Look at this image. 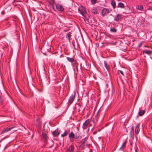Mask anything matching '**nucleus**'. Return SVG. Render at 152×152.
<instances>
[{
  "mask_svg": "<svg viewBox=\"0 0 152 152\" xmlns=\"http://www.w3.org/2000/svg\"><path fill=\"white\" fill-rule=\"evenodd\" d=\"M110 31L113 32H116L117 30L114 27L111 28L110 30Z\"/></svg>",
  "mask_w": 152,
  "mask_h": 152,
  "instance_id": "26",
  "label": "nucleus"
},
{
  "mask_svg": "<svg viewBox=\"0 0 152 152\" xmlns=\"http://www.w3.org/2000/svg\"><path fill=\"white\" fill-rule=\"evenodd\" d=\"M15 127H6L5 129H4L2 131L1 134H3L4 133L6 132H7L8 131L12 129H13L14 128H15Z\"/></svg>",
  "mask_w": 152,
  "mask_h": 152,
  "instance_id": "5",
  "label": "nucleus"
},
{
  "mask_svg": "<svg viewBox=\"0 0 152 152\" xmlns=\"http://www.w3.org/2000/svg\"><path fill=\"white\" fill-rule=\"evenodd\" d=\"M117 7L124 8L125 7L124 5L122 2H119L118 4Z\"/></svg>",
  "mask_w": 152,
  "mask_h": 152,
  "instance_id": "14",
  "label": "nucleus"
},
{
  "mask_svg": "<svg viewBox=\"0 0 152 152\" xmlns=\"http://www.w3.org/2000/svg\"><path fill=\"white\" fill-rule=\"evenodd\" d=\"M42 137L45 139V140L46 141L47 140V138L48 137L46 133L43 132L42 134Z\"/></svg>",
  "mask_w": 152,
  "mask_h": 152,
  "instance_id": "20",
  "label": "nucleus"
},
{
  "mask_svg": "<svg viewBox=\"0 0 152 152\" xmlns=\"http://www.w3.org/2000/svg\"><path fill=\"white\" fill-rule=\"evenodd\" d=\"M140 124H138L136 126L135 129V134L136 137H137L136 135H137L139 133L140 131Z\"/></svg>",
  "mask_w": 152,
  "mask_h": 152,
  "instance_id": "6",
  "label": "nucleus"
},
{
  "mask_svg": "<svg viewBox=\"0 0 152 152\" xmlns=\"http://www.w3.org/2000/svg\"><path fill=\"white\" fill-rule=\"evenodd\" d=\"M122 15L119 14H117L114 18V20L115 21H118L119 20L122 19Z\"/></svg>",
  "mask_w": 152,
  "mask_h": 152,
  "instance_id": "7",
  "label": "nucleus"
},
{
  "mask_svg": "<svg viewBox=\"0 0 152 152\" xmlns=\"http://www.w3.org/2000/svg\"><path fill=\"white\" fill-rule=\"evenodd\" d=\"M69 129H67L65 130L64 133L61 134V137H64L67 136L68 133H69Z\"/></svg>",
  "mask_w": 152,
  "mask_h": 152,
  "instance_id": "11",
  "label": "nucleus"
},
{
  "mask_svg": "<svg viewBox=\"0 0 152 152\" xmlns=\"http://www.w3.org/2000/svg\"><path fill=\"white\" fill-rule=\"evenodd\" d=\"M97 1V0H91V2L92 4H95Z\"/></svg>",
  "mask_w": 152,
  "mask_h": 152,
  "instance_id": "29",
  "label": "nucleus"
},
{
  "mask_svg": "<svg viewBox=\"0 0 152 152\" xmlns=\"http://www.w3.org/2000/svg\"><path fill=\"white\" fill-rule=\"evenodd\" d=\"M56 7L57 9L59 11H63L64 10V8L63 6L60 4H57L56 5Z\"/></svg>",
  "mask_w": 152,
  "mask_h": 152,
  "instance_id": "9",
  "label": "nucleus"
},
{
  "mask_svg": "<svg viewBox=\"0 0 152 152\" xmlns=\"http://www.w3.org/2000/svg\"><path fill=\"white\" fill-rule=\"evenodd\" d=\"M111 3L113 8L115 9L116 7V3L115 1L114 0H112L111 1Z\"/></svg>",
  "mask_w": 152,
  "mask_h": 152,
  "instance_id": "15",
  "label": "nucleus"
},
{
  "mask_svg": "<svg viewBox=\"0 0 152 152\" xmlns=\"http://www.w3.org/2000/svg\"><path fill=\"white\" fill-rule=\"evenodd\" d=\"M91 125H92V124H90V123L89 125H88V126H91Z\"/></svg>",
  "mask_w": 152,
  "mask_h": 152,
  "instance_id": "38",
  "label": "nucleus"
},
{
  "mask_svg": "<svg viewBox=\"0 0 152 152\" xmlns=\"http://www.w3.org/2000/svg\"><path fill=\"white\" fill-rule=\"evenodd\" d=\"M142 42H140V43L138 44V46H137L138 48H140V47L141 46V45H142Z\"/></svg>",
  "mask_w": 152,
  "mask_h": 152,
  "instance_id": "31",
  "label": "nucleus"
},
{
  "mask_svg": "<svg viewBox=\"0 0 152 152\" xmlns=\"http://www.w3.org/2000/svg\"><path fill=\"white\" fill-rule=\"evenodd\" d=\"M78 12L81 14L82 16H84V14L83 13V12L81 10H80V9L79 8L78 9Z\"/></svg>",
  "mask_w": 152,
  "mask_h": 152,
  "instance_id": "28",
  "label": "nucleus"
},
{
  "mask_svg": "<svg viewBox=\"0 0 152 152\" xmlns=\"http://www.w3.org/2000/svg\"><path fill=\"white\" fill-rule=\"evenodd\" d=\"M143 53H145L148 55H150L152 53V51L150 50H145L142 51Z\"/></svg>",
  "mask_w": 152,
  "mask_h": 152,
  "instance_id": "16",
  "label": "nucleus"
},
{
  "mask_svg": "<svg viewBox=\"0 0 152 152\" xmlns=\"http://www.w3.org/2000/svg\"><path fill=\"white\" fill-rule=\"evenodd\" d=\"M78 65H77L76 66H75L76 69V70H77V71H78Z\"/></svg>",
  "mask_w": 152,
  "mask_h": 152,
  "instance_id": "32",
  "label": "nucleus"
},
{
  "mask_svg": "<svg viewBox=\"0 0 152 152\" xmlns=\"http://www.w3.org/2000/svg\"><path fill=\"white\" fill-rule=\"evenodd\" d=\"M79 136H75V137L74 138V139H77L79 138Z\"/></svg>",
  "mask_w": 152,
  "mask_h": 152,
  "instance_id": "34",
  "label": "nucleus"
},
{
  "mask_svg": "<svg viewBox=\"0 0 152 152\" xmlns=\"http://www.w3.org/2000/svg\"><path fill=\"white\" fill-rule=\"evenodd\" d=\"M53 135L54 137H57L60 134V131L58 129H57L52 132Z\"/></svg>",
  "mask_w": 152,
  "mask_h": 152,
  "instance_id": "8",
  "label": "nucleus"
},
{
  "mask_svg": "<svg viewBox=\"0 0 152 152\" xmlns=\"http://www.w3.org/2000/svg\"><path fill=\"white\" fill-rule=\"evenodd\" d=\"M9 7H10V9H11V7H10V6H9Z\"/></svg>",
  "mask_w": 152,
  "mask_h": 152,
  "instance_id": "42",
  "label": "nucleus"
},
{
  "mask_svg": "<svg viewBox=\"0 0 152 152\" xmlns=\"http://www.w3.org/2000/svg\"><path fill=\"white\" fill-rule=\"evenodd\" d=\"M110 9L104 8L102 11V15L103 16H106L111 11Z\"/></svg>",
  "mask_w": 152,
  "mask_h": 152,
  "instance_id": "1",
  "label": "nucleus"
},
{
  "mask_svg": "<svg viewBox=\"0 0 152 152\" xmlns=\"http://www.w3.org/2000/svg\"><path fill=\"white\" fill-rule=\"evenodd\" d=\"M66 58L68 61L71 63L75 60L74 58H72L67 57Z\"/></svg>",
  "mask_w": 152,
  "mask_h": 152,
  "instance_id": "24",
  "label": "nucleus"
},
{
  "mask_svg": "<svg viewBox=\"0 0 152 152\" xmlns=\"http://www.w3.org/2000/svg\"><path fill=\"white\" fill-rule=\"evenodd\" d=\"M91 121V119H88L86 120L85 122L83 124L82 126V128L83 129H87L88 126L90 123Z\"/></svg>",
  "mask_w": 152,
  "mask_h": 152,
  "instance_id": "2",
  "label": "nucleus"
},
{
  "mask_svg": "<svg viewBox=\"0 0 152 152\" xmlns=\"http://www.w3.org/2000/svg\"><path fill=\"white\" fill-rule=\"evenodd\" d=\"M53 145H51V146H50L49 147V148H51L52 147V146H53Z\"/></svg>",
  "mask_w": 152,
  "mask_h": 152,
  "instance_id": "39",
  "label": "nucleus"
},
{
  "mask_svg": "<svg viewBox=\"0 0 152 152\" xmlns=\"http://www.w3.org/2000/svg\"><path fill=\"white\" fill-rule=\"evenodd\" d=\"M75 94L74 95L72 94L70 96L68 102V105H70L74 101L75 98Z\"/></svg>",
  "mask_w": 152,
  "mask_h": 152,
  "instance_id": "3",
  "label": "nucleus"
},
{
  "mask_svg": "<svg viewBox=\"0 0 152 152\" xmlns=\"http://www.w3.org/2000/svg\"><path fill=\"white\" fill-rule=\"evenodd\" d=\"M134 128L133 127H132L130 131V137L131 138H132V139L133 140L134 138Z\"/></svg>",
  "mask_w": 152,
  "mask_h": 152,
  "instance_id": "10",
  "label": "nucleus"
},
{
  "mask_svg": "<svg viewBox=\"0 0 152 152\" xmlns=\"http://www.w3.org/2000/svg\"><path fill=\"white\" fill-rule=\"evenodd\" d=\"M97 133V131H94V132L93 133V134H96Z\"/></svg>",
  "mask_w": 152,
  "mask_h": 152,
  "instance_id": "37",
  "label": "nucleus"
},
{
  "mask_svg": "<svg viewBox=\"0 0 152 152\" xmlns=\"http://www.w3.org/2000/svg\"><path fill=\"white\" fill-rule=\"evenodd\" d=\"M91 12L94 14H96L98 13V10L95 7H94L91 9Z\"/></svg>",
  "mask_w": 152,
  "mask_h": 152,
  "instance_id": "13",
  "label": "nucleus"
},
{
  "mask_svg": "<svg viewBox=\"0 0 152 152\" xmlns=\"http://www.w3.org/2000/svg\"><path fill=\"white\" fill-rule=\"evenodd\" d=\"M99 111H98L96 114V115L95 116L96 117H97V116H98L99 115Z\"/></svg>",
  "mask_w": 152,
  "mask_h": 152,
  "instance_id": "36",
  "label": "nucleus"
},
{
  "mask_svg": "<svg viewBox=\"0 0 152 152\" xmlns=\"http://www.w3.org/2000/svg\"><path fill=\"white\" fill-rule=\"evenodd\" d=\"M104 63L105 67L107 70L108 71L110 69V67L108 65L107 63L105 61H104Z\"/></svg>",
  "mask_w": 152,
  "mask_h": 152,
  "instance_id": "22",
  "label": "nucleus"
},
{
  "mask_svg": "<svg viewBox=\"0 0 152 152\" xmlns=\"http://www.w3.org/2000/svg\"><path fill=\"white\" fill-rule=\"evenodd\" d=\"M74 150V146L73 145H70L68 149L69 152H73Z\"/></svg>",
  "mask_w": 152,
  "mask_h": 152,
  "instance_id": "12",
  "label": "nucleus"
},
{
  "mask_svg": "<svg viewBox=\"0 0 152 152\" xmlns=\"http://www.w3.org/2000/svg\"><path fill=\"white\" fill-rule=\"evenodd\" d=\"M1 14L2 15H4L5 14V12L4 11H3L1 12Z\"/></svg>",
  "mask_w": 152,
  "mask_h": 152,
  "instance_id": "35",
  "label": "nucleus"
},
{
  "mask_svg": "<svg viewBox=\"0 0 152 152\" xmlns=\"http://www.w3.org/2000/svg\"><path fill=\"white\" fill-rule=\"evenodd\" d=\"M145 112L144 110H140L139 112V115L140 116H142L144 114Z\"/></svg>",
  "mask_w": 152,
  "mask_h": 152,
  "instance_id": "21",
  "label": "nucleus"
},
{
  "mask_svg": "<svg viewBox=\"0 0 152 152\" xmlns=\"http://www.w3.org/2000/svg\"><path fill=\"white\" fill-rule=\"evenodd\" d=\"M135 152H138V148L137 146H136V147L135 148Z\"/></svg>",
  "mask_w": 152,
  "mask_h": 152,
  "instance_id": "33",
  "label": "nucleus"
},
{
  "mask_svg": "<svg viewBox=\"0 0 152 152\" xmlns=\"http://www.w3.org/2000/svg\"><path fill=\"white\" fill-rule=\"evenodd\" d=\"M75 137V134L73 132H72L69 134V137L70 139V141L72 142H73L74 141H75L74 140V138Z\"/></svg>",
  "mask_w": 152,
  "mask_h": 152,
  "instance_id": "4",
  "label": "nucleus"
},
{
  "mask_svg": "<svg viewBox=\"0 0 152 152\" xmlns=\"http://www.w3.org/2000/svg\"><path fill=\"white\" fill-rule=\"evenodd\" d=\"M71 37V33L69 32L66 35V38L68 39V40L70 41V38Z\"/></svg>",
  "mask_w": 152,
  "mask_h": 152,
  "instance_id": "17",
  "label": "nucleus"
},
{
  "mask_svg": "<svg viewBox=\"0 0 152 152\" xmlns=\"http://www.w3.org/2000/svg\"><path fill=\"white\" fill-rule=\"evenodd\" d=\"M126 141L124 142L123 143L122 146L119 148V149L122 150V149H124L126 147Z\"/></svg>",
  "mask_w": 152,
  "mask_h": 152,
  "instance_id": "19",
  "label": "nucleus"
},
{
  "mask_svg": "<svg viewBox=\"0 0 152 152\" xmlns=\"http://www.w3.org/2000/svg\"><path fill=\"white\" fill-rule=\"evenodd\" d=\"M16 131V130H14V132H15V131Z\"/></svg>",
  "mask_w": 152,
  "mask_h": 152,
  "instance_id": "43",
  "label": "nucleus"
},
{
  "mask_svg": "<svg viewBox=\"0 0 152 152\" xmlns=\"http://www.w3.org/2000/svg\"><path fill=\"white\" fill-rule=\"evenodd\" d=\"M87 138L85 137L82 140L81 142V144L83 146L84 145L85 143V142L87 141Z\"/></svg>",
  "mask_w": 152,
  "mask_h": 152,
  "instance_id": "18",
  "label": "nucleus"
},
{
  "mask_svg": "<svg viewBox=\"0 0 152 152\" xmlns=\"http://www.w3.org/2000/svg\"><path fill=\"white\" fill-rule=\"evenodd\" d=\"M10 136V135H8L7 136V137H9Z\"/></svg>",
  "mask_w": 152,
  "mask_h": 152,
  "instance_id": "41",
  "label": "nucleus"
},
{
  "mask_svg": "<svg viewBox=\"0 0 152 152\" xmlns=\"http://www.w3.org/2000/svg\"><path fill=\"white\" fill-rule=\"evenodd\" d=\"M149 9L151 10H152V7H151Z\"/></svg>",
  "mask_w": 152,
  "mask_h": 152,
  "instance_id": "40",
  "label": "nucleus"
},
{
  "mask_svg": "<svg viewBox=\"0 0 152 152\" xmlns=\"http://www.w3.org/2000/svg\"><path fill=\"white\" fill-rule=\"evenodd\" d=\"M119 72H120L123 76H124V72L122 71L121 70H118V73H119Z\"/></svg>",
  "mask_w": 152,
  "mask_h": 152,
  "instance_id": "30",
  "label": "nucleus"
},
{
  "mask_svg": "<svg viewBox=\"0 0 152 152\" xmlns=\"http://www.w3.org/2000/svg\"><path fill=\"white\" fill-rule=\"evenodd\" d=\"M79 9H80L83 12L86 11V8L83 6H81Z\"/></svg>",
  "mask_w": 152,
  "mask_h": 152,
  "instance_id": "27",
  "label": "nucleus"
},
{
  "mask_svg": "<svg viewBox=\"0 0 152 152\" xmlns=\"http://www.w3.org/2000/svg\"><path fill=\"white\" fill-rule=\"evenodd\" d=\"M77 65H79V64L78 63H77V61L75 60H74L72 63V65L74 67H75V66H76Z\"/></svg>",
  "mask_w": 152,
  "mask_h": 152,
  "instance_id": "23",
  "label": "nucleus"
},
{
  "mask_svg": "<svg viewBox=\"0 0 152 152\" xmlns=\"http://www.w3.org/2000/svg\"><path fill=\"white\" fill-rule=\"evenodd\" d=\"M137 9H138L139 10L142 11L143 10V7L142 5H139L138 7L137 8Z\"/></svg>",
  "mask_w": 152,
  "mask_h": 152,
  "instance_id": "25",
  "label": "nucleus"
}]
</instances>
